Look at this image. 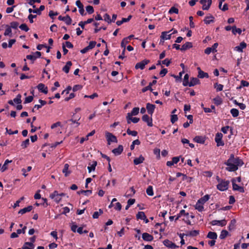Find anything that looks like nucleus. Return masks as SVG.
Wrapping results in <instances>:
<instances>
[{
  "label": "nucleus",
  "mask_w": 249,
  "mask_h": 249,
  "mask_svg": "<svg viewBox=\"0 0 249 249\" xmlns=\"http://www.w3.org/2000/svg\"><path fill=\"white\" fill-rule=\"evenodd\" d=\"M30 144V141H29V139H27L26 140H25V141H23L21 144V146L22 147V148L24 149L25 148H26Z\"/></svg>",
  "instance_id": "49530a36"
},
{
  "label": "nucleus",
  "mask_w": 249,
  "mask_h": 249,
  "mask_svg": "<svg viewBox=\"0 0 249 249\" xmlns=\"http://www.w3.org/2000/svg\"><path fill=\"white\" fill-rule=\"evenodd\" d=\"M103 18L108 23H110L111 22V19H110V17L108 14H106L104 16Z\"/></svg>",
  "instance_id": "774afa93"
},
{
  "label": "nucleus",
  "mask_w": 249,
  "mask_h": 249,
  "mask_svg": "<svg viewBox=\"0 0 249 249\" xmlns=\"http://www.w3.org/2000/svg\"><path fill=\"white\" fill-rule=\"evenodd\" d=\"M139 112V107H134L133 108V109L132 110L131 112L128 113L127 114L126 116H128L129 117L130 116H135V115H137V114H138Z\"/></svg>",
  "instance_id": "473e14b6"
},
{
  "label": "nucleus",
  "mask_w": 249,
  "mask_h": 249,
  "mask_svg": "<svg viewBox=\"0 0 249 249\" xmlns=\"http://www.w3.org/2000/svg\"><path fill=\"white\" fill-rule=\"evenodd\" d=\"M231 113L233 117H236L239 115V111L238 109L236 108H232L231 110Z\"/></svg>",
  "instance_id": "603ef678"
},
{
  "label": "nucleus",
  "mask_w": 249,
  "mask_h": 249,
  "mask_svg": "<svg viewBox=\"0 0 249 249\" xmlns=\"http://www.w3.org/2000/svg\"><path fill=\"white\" fill-rule=\"evenodd\" d=\"M50 196L56 203H58L62 198V193L59 194L57 191H55L50 195Z\"/></svg>",
  "instance_id": "20e7f679"
},
{
  "label": "nucleus",
  "mask_w": 249,
  "mask_h": 249,
  "mask_svg": "<svg viewBox=\"0 0 249 249\" xmlns=\"http://www.w3.org/2000/svg\"><path fill=\"white\" fill-rule=\"evenodd\" d=\"M223 135L221 133H217L215 137V141L217 143V146H223L224 144V142L222 141V139Z\"/></svg>",
  "instance_id": "6e6552de"
},
{
  "label": "nucleus",
  "mask_w": 249,
  "mask_h": 249,
  "mask_svg": "<svg viewBox=\"0 0 249 249\" xmlns=\"http://www.w3.org/2000/svg\"><path fill=\"white\" fill-rule=\"evenodd\" d=\"M155 107V105L147 103L146 104V109L147 110L148 113L152 116L154 111Z\"/></svg>",
  "instance_id": "dca6fc26"
},
{
  "label": "nucleus",
  "mask_w": 249,
  "mask_h": 249,
  "mask_svg": "<svg viewBox=\"0 0 249 249\" xmlns=\"http://www.w3.org/2000/svg\"><path fill=\"white\" fill-rule=\"evenodd\" d=\"M172 31H173V30H172L168 32H162L160 37H161V39L163 40V41H162L163 42H164V40L170 39L171 38L172 34H168V33H169Z\"/></svg>",
  "instance_id": "ddd939ff"
},
{
  "label": "nucleus",
  "mask_w": 249,
  "mask_h": 249,
  "mask_svg": "<svg viewBox=\"0 0 249 249\" xmlns=\"http://www.w3.org/2000/svg\"><path fill=\"white\" fill-rule=\"evenodd\" d=\"M129 42V41L127 40L125 37L124 38L122 41L121 44V47L125 50L126 45L127 43H128Z\"/></svg>",
  "instance_id": "864d4df0"
},
{
  "label": "nucleus",
  "mask_w": 249,
  "mask_h": 249,
  "mask_svg": "<svg viewBox=\"0 0 249 249\" xmlns=\"http://www.w3.org/2000/svg\"><path fill=\"white\" fill-rule=\"evenodd\" d=\"M189 76L188 74H186L184 77V80L183 82V85L184 86H188L189 84Z\"/></svg>",
  "instance_id": "8fccbe9b"
},
{
  "label": "nucleus",
  "mask_w": 249,
  "mask_h": 249,
  "mask_svg": "<svg viewBox=\"0 0 249 249\" xmlns=\"http://www.w3.org/2000/svg\"><path fill=\"white\" fill-rule=\"evenodd\" d=\"M71 65L72 63L71 61L67 62L66 65L63 67V71L68 73L69 72L70 69Z\"/></svg>",
  "instance_id": "c9c22d12"
},
{
  "label": "nucleus",
  "mask_w": 249,
  "mask_h": 249,
  "mask_svg": "<svg viewBox=\"0 0 249 249\" xmlns=\"http://www.w3.org/2000/svg\"><path fill=\"white\" fill-rule=\"evenodd\" d=\"M247 47V44L245 42L243 41L240 43L238 46L235 47L233 48L234 51L242 53L243 52V50Z\"/></svg>",
  "instance_id": "9d476101"
},
{
  "label": "nucleus",
  "mask_w": 249,
  "mask_h": 249,
  "mask_svg": "<svg viewBox=\"0 0 249 249\" xmlns=\"http://www.w3.org/2000/svg\"><path fill=\"white\" fill-rule=\"evenodd\" d=\"M228 232L226 230H222L220 234L219 238L221 239H223L227 237V236L228 235Z\"/></svg>",
  "instance_id": "c03bdc74"
},
{
  "label": "nucleus",
  "mask_w": 249,
  "mask_h": 249,
  "mask_svg": "<svg viewBox=\"0 0 249 249\" xmlns=\"http://www.w3.org/2000/svg\"><path fill=\"white\" fill-rule=\"evenodd\" d=\"M227 165L226 170L232 172L236 171L238 166H241L243 164L242 160L238 158H235L234 155L231 154L230 158L225 163Z\"/></svg>",
  "instance_id": "f257e3e1"
},
{
  "label": "nucleus",
  "mask_w": 249,
  "mask_h": 249,
  "mask_svg": "<svg viewBox=\"0 0 249 249\" xmlns=\"http://www.w3.org/2000/svg\"><path fill=\"white\" fill-rule=\"evenodd\" d=\"M227 221L225 219L221 220H214L211 222V224L213 226H219L223 227L227 224Z\"/></svg>",
  "instance_id": "1a4fd4ad"
},
{
  "label": "nucleus",
  "mask_w": 249,
  "mask_h": 249,
  "mask_svg": "<svg viewBox=\"0 0 249 249\" xmlns=\"http://www.w3.org/2000/svg\"><path fill=\"white\" fill-rule=\"evenodd\" d=\"M6 29L4 33V35L5 36H9L10 37L12 36V30L11 27L8 25H6Z\"/></svg>",
  "instance_id": "2f4dec72"
},
{
  "label": "nucleus",
  "mask_w": 249,
  "mask_h": 249,
  "mask_svg": "<svg viewBox=\"0 0 249 249\" xmlns=\"http://www.w3.org/2000/svg\"><path fill=\"white\" fill-rule=\"evenodd\" d=\"M163 244L166 247L171 249H176L178 247L175 244L173 243V242L168 240H165L163 241Z\"/></svg>",
  "instance_id": "f3484780"
},
{
  "label": "nucleus",
  "mask_w": 249,
  "mask_h": 249,
  "mask_svg": "<svg viewBox=\"0 0 249 249\" xmlns=\"http://www.w3.org/2000/svg\"><path fill=\"white\" fill-rule=\"evenodd\" d=\"M35 246L32 243L25 242L22 247V249H33Z\"/></svg>",
  "instance_id": "c85d7f7f"
},
{
  "label": "nucleus",
  "mask_w": 249,
  "mask_h": 249,
  "mask_svg": "<svg viewBox=\"0 0 249 249\" xmlns=\"http://www.w3.org/2000/svg\"><path fill=\"white\" fill-rule=\"evenodd\" d=\"M195 209L197 210L199 212H202L204 210V206L203 205L198 202V201L196 203V205H195Z\"/></svg>",
  "instance_id": "393cba45"
},
{
  "label": "nucleus",
  "mask_w": 249,
  "mask_h": 249,
  "mask_svg": "<svg viewBox=\"0 0 249 249\" xmlns=\"http://www.w3.org/2000/svg\"><path fill=\"white\" fill-rule=\"evenodd\" d=\"M235 179H233L232 180V188L233 190L238 191L240 192L243 193L244 189L243 187L240 186L235 183Z\"/></svg>",
  "instance_id": "f8f14e48"
},
{
  "label": "nucleus",
  "mask_w": 249,
  "mask_h": 249,
  "mask_svg": "<svg viewBox=\"0 0 249 249\" xmlns=\"http://www.w3.org/2000/svg\"><path fill=\"white\" fill-rule=\"evenodd\" d=\"M150 62V60L148 59H144L139 63H137L135 65V69L143 70L145 66Z\"/></svg>",
  "instance_id": "0eeeda50"
},
{
  "label": "nucleus",
  "mask_w": 249,
  "mask_h": 249,
  "mask_svg": "<svg viewBox=\"0 0 249 249\" xmlns=\"http://www.w3.org/2000/svg\"><path fill=\"white\" fill-rule=\"evenodd\" d=\"M105 134L107 144L108 145H110L111 142H117L118 141L116 137L113 135L112 133L108 132H106Z\"/></svg>",
  "instance_id": "7ed1b4c3"
},
{
  "label": "nucleus",
  "mask_w": 249,
  "mask_h": 249,
  "mask_svg": "<svg viewBox=\"0 0 249 249\" xmlns=\"http://www.w3.org/2000/svg\"><path fill=\"white\" fill-rule=\"evenodd\" d=\"M127 123V124H130L131 122L133 123H137L139 121L140 119L137 117H132V116L128 117V116H126V117Z\"/></svg>",
  "instance_id": "6ab92c4d"
},
{
  "label": "nucleus",
  "mask_w": 249,
  "mask_h": 249,
  "mask_svg": "<svg viewBox=\"0 0 249 249\" xmlns=\"http://www.w3.org/2000/svg\"><path fill=\"white\" fill-rule=\"evenodd\" d=\"M199 83V80L197 78H192L188 84V86L193 87Z\"/></svg>",
  "instance_id": "b1692460"
},
{
  "label": "nucleus",
  "mask_w": 249,
  "mask_h": 249,
  "mask_svg": "<svg viewBox=\"0 0 249 249\" xmlns=\"http://www.w3.org/2000/svg\"><path fill=\"white\" fill-rule=\"evenodd\" d=\"M146 193L149 196H153L154 195L153 187L152 186H149L146 189Z\"/></svg>",
  "instance_id": "a18cd8bd"
},
{
  "label": "nucleus",
  "mask_w": 249,
  "mask_h": 249,
  "mask_svg": "<svg viewBox=\"0 0 249 249\" xmlns=\"http://www.w3.org/2000/svg\"><path fill=\"white\" fill-rule=\"evenodd\" d=\"M142 120L146 123L148 126L150 127L153 126L152 118L151 117H150L148 115L145 114L142 117Z\"/></svg>",
  "instance_id": "9b49d317"
},
{
  "label": "nucleus",
  "mask_w": 249,
  "mask_h": 249,
  "mask_svg": "<svg viewBox=\"0 0 249 249\" xmlns=\"http://www.w3.org/2000/svg\"><path fill=\"white\" fill-rule=\"evenodd\" d=\"M217 179L219 183L217 185V189L220 191H224L228 189L230 181L225 180H221L218 177H217Z\"/></svg>",
  "instance_id": "f03ea898"
},
{
  "label": "nucleus",
  "mask_w": 249,
  "mask_h": 249,
  "mask_svg": "<svg viewBox=\"0 0 249 249\" xmlns=\"http://www.w3.org/2000/svg\"><path fill=\"white\" fill-rule=\"evenodd\" d=\"M69 165L68 164H65L64 168H63V173L65 174L66 177L69 176L71 173V171L69 170Z\"/></svg>",
  "instance_id": "e433bc0d"
},
{
  "label": "nucleus",
  "mask_w": 249,
  "mask_h": 249,
  "mask_svg": "<svg viewBox=\"0 0 249 249\" xmlns=\"http://www.w3.org/2000/svg\"><path fill=\"white\" fill-rule=\"evenodd\" d=\"M193 46L192 44L190 42H187L184 44L180 48L181 51H185L188 49L192 48Z\"/></svg>",
  "instance_id": "cd10ccee"
},
{
  "label": "nucleus",
  "mask_w": 249,
  "mask_h": 249,
  "mask_svg": "<svg viewBox=\"0 0 249 249\" xmlns=\"http://www.w3.org/2000/svg\"><path fill=\"white\" fill-rule=\"evenodd\" d=\"M218 46V44L217 43H214L212 47H208L205 50V53L207 54H209L211 53H216L217 52L216 48Z\"/></svg>",
  "instance_id": "39448f33"
},
{
  "label": "nucleus",
  "mask_w": 249,
  "mask_h": 249,
  "mask_svg": "<svg viewBox=\"0 0 249 249\" xmlns=\"http://www.w3.org/2000/svg\"><path fill=\"white\" fill-rule=\"evenodd\" d=\"M178 8H176L175 7H172L169 11V13L170 14H178Z\"/></svg>",
  "instance_id": "13d9d810"
},
{
  "label": "nucleus",
  "mask_w": 249,
  "mask_h": 249,
  "mask_svg": "<svg viewBox=\"0 0 249 249\" xmlns=\"http://www.w3.org/2000/svg\"><path fill=\"white\" fill-rule=\"evenodd\" d=\"M63 21H64L67 24L69 25L71 24V19L69 16H67L63 17Z\"/></svg>",
  "instance_id": "5fc2aeb1"
},
{
  "label": "nucleus",
  "mask_w": 249,
  "mask_h": 249,
  "mask_svg": "<svg viewBox=\"0 0 249 249\" xmlns=\"http://www.w3.org/2000/svg\"><path fill=\"white\" fill-rule=\"evenodd\" d=\"M103 213V211L102 209H100L99 211L95 212L93 215L92 217L94 219L98 218L100 215L102 214Z\"/></svg>",
  "instance_id": "a19ab883"
},
{
  "label": "nucleus",
  "mask_w": 249,
  "mask_h": 249,
  "mask_svg": "<svg viewBox=\"0 0 249 249\" xmlns=\"http://www.w3.org/2000/svg\"><path fill=\"white\" fill-rule=\"evenodd\" d=\"M145 214L143 212H139L136 215V217L137 219H145Z\"/></svg>",
  "instance_id": "58836bf2"
},
{
  "label": "nucleus",
  "mask_w": 249,
  "mask_h": 249,
  "mask_svg": "<svg viewBox=\"0 0 249 249\" xmlns=\"http://www.w3.org/2000/svg\"><path fill=\"white\" fill-rule=\"evenodd\" d=\"M198 77L200 78H203L204 77L208 78L209 75L207 73L204 72L202 71H200L198 72Z\"/></svg>",
  "instance_id": "09e8293b"
},
{
  "label": "nucleus",
  "mask_w": 249,
  "mask_h": 249,
  "mask_svg": "<svg viewBox=\"0 0 249 249\" xmlns=\"http://www.w3.org/2000/svg\"><path fill=\"white\" fill-rule=\"evenodd\" d=\"M19 24L18 22L16 21H13L10 23V27L11 28H13L14 29H17L18 27V26Z\"/></svg>",
  "instance_id": "bf43d9fd"
},
{
  "label": "nucleus",
  "mask_w": 249,
  "mask_h": 249,
  "mask_svg": "<svg viewBox=\"0 0 249 249\" xmlns=\"http://www.w3.org/2000/svg\"><path fill=\"white\" fill-rule=\"evenodd\" d=\"M37 87L40 92L45 94H47L48 93V88L47 87H45L44 84L40 83L37 85Z\"/></svg>",
  "instance_id": "a211bd4d"
},
{
  "label": "nucleus",
  "mask_w": 249,
  "mask_h": 249,
  "mask_svg": "<svg viewBox=\"0 0 249 249\" xmlns=\"http://www.w3.org/2000/svg\"><path fill=\"white\" fill-rule=\"evenodd\" d=\"M214 19V18L213 16L209 15L205 17L204 21L205 24H210L211 23L213 22Z\"/></svg>",
  "instance_id": "412c9836"
},
{
  "label": "nucleus",
  "mask_w": 249,
  "mask_h": 249,
  "mask_svg": "<svg viewBox=\"0 0 249 249\" xmlns=\"http://www.w3.org/2000/svg\"><path fill=\"white\" fill-rule=\"evenodd\" d=\"M223 85L220 84H218L216 83L214 84V87L216 89L217 91H220L223 90Z\"/></svg>",
  "instance_id": "37998d69"
},
{
  "label": "nucleus",
  "mask_w": 249,
  "mask_h": 249,
  "mask_svg": "<svg viewBox=\"0 0 249 249\" xmlns=\"http://www.w3.org/2000/svg\"><path fill=\"white\" fill-rule=\"evenodd\" d=\"M76 5L79 8V12L80 14L83 16L85 15V10L84 9V6L83 4L81 3V2L80 0H77L76 1Z\"/></svg>",
  "instance_id": "4468645a"
},
{
  "label": "nucleus",
  "mask_w": 249,
  "mask_h": 249,
  "mask_svg": "<svg viewBox=\"0 0 249 249\" xmlns=\"http://www.w3.org/2000/svg\"><path fill=\"white\" fill-rule=\"evenodd\" d=\"M45 9V6L44 5H41L38 9H34L33 13H36L37 15H40L41 12Z\"/></svg>",
  "instance_id": "ea45409f"
},
{
  "label": "nucleus",
  "mask_w": 249,
  "mask_h": 249,
  "mask_svg": "<svg viewBox=\"0 0 249 249\" xmlns=\"http://www.w3.org/2000/svg\"><path fill=\"white\" fill-rule=\"evenodd\" d=\"M210 196L208 195H205L199 199L197 201L201 203L203 205L209 199Z\"/></svg>",
  "instance_id": "7c9ffc66"
},
{
  "label": "nucleus",
  "mask_w": 249,
  "mask_h": 249,
  "mask_svg": "<svg viewBox=\"0 0 249 249\" xmlns=\"http://www.w3.org/2000/svg\"><path fill=\"white\" fill-rule=\"evenodd\" d=\"M126 132L128 135H131L133 136H136L138 134V133L136 131H132L129 128L127 129Z\"/></svg>",
  "instance_id": "4d7b16f0"
},
{
  "label": "nucleus",
  "mask_w": 249,
  "mask_h": 249,
  "mask_svg": "<svg viewBox=\"0 0 249 249\" xmlns=\"http://www.w3.org/2000/svg\"><path fill=\"white\" fill-rule=\"evenodd\" d=\"M214 103L217 105H220L222 103V99L219 96H217L213 99Z\"/></svg>",
  "instance_id": "4c0bfd02"
},
{
  "label": "nucleus",
  "mask_w": 249,
  "mask_h": 249,
  "mask_svg": "<svg viewBox=\"0 0 249 249\" xmlns=\"http://www.w3.org/2000/svg\"><path fill=\"white\" fill-rule=\"evenodd\" d=\"M132 16H129L127 18H123L121 20H118L116 22V24L118 26H120L124 22H126L130 20Z\"/></svg>",
  "instance_id": "c756f323"
},
{
  "label": "nucleus",
  "mask_w": 249,
  "mask_h": 249,
  "mask_svg": "<svg viewBox=\"0 0 249 249\" xmlns=\"http://www.w3.org/2000/svg\"><path fill=\"white\" fill-rule=\"evenodd\" d=\"M142 238L146 241H151L153 240V236L146 232H144L142 234Z\"/></svg>",
  "instance_id": "aec40b11"
},
{
  "label": "nucleus",
  "mask_w": 249,
  "mask_h": 249,
  "mask_svg": "<svg viewBox=\"0 0 249 249\" xmlns=\"http://www.w3.org/2000/svg\"><path fill=\"white\" fill-rule=\"evenodd\" d=\"M34 97L33 96H29L25 98L24 101V104L30 103L33 100Z\"/></svg>",
  "instance_id": "052dcab7"
},
{
  "label": "nucleus",
  "mask_w": 249,
  "mask_h": 249,
  "mask_svg": "<svg viewBox=\"0 0 249 249\" xmlns=\"http://www.w3.org/2000/svg\"><path fill=\"white\" fill-rule=\"evenodd\" d=\"M86 10L87 12L89 14H92L94 12V9L92 6L88 5L86 7Z\"/></svg>",
  "instance_id": "680f3d73"
},
{
  "label": "nucleus",
  "mask_w": 249,
  "mask_h": 249,
  "mask_svg": "<svg viewBox=\"0 0 249 249\" xmlns=\"http://www.w3.org/2000/svg\"><path fill=\"white\" fill-rule=\"evenodd\" d=\"M63 46H64V47H67L69 49L73 48L72 44L69 41H66L65 44L63 43Z\"/></svg>",
  "instance_id": "338daca9"
},
{
  "label": "nucleus",
  "mask_w": 249,
  "mask_h": 249,
  "mask_svg": "<svg viewBox=\"0 0 249 249\" xmlns=\"http://www.w3.org/2000/svg\"><path fill=\"white\" fill-rule=\"evenodd\" d=\"M199 234V231L197 230H193L189 231L187 234V236H195Z\"/></svg>",
  "instance_id": "79ce46f5"
},
{
  "label": "nucleus",
  "mask_w": 249,
  "mask_h": 249,
  "mask_svg": "<svg viewBox=\"0 0 249 249\" xmlns=\"http://www.w3.org/2000/svg\"><path fill=\"white\" fill-rule=\"evenodd\" d=\"M21 98V95L20 94H18V95H17L16 97L14 99L13 101L18 104H20L22 102Z\"/></svg>",
  "instance_id": "de8ad7c7"
},
{
  "label": "nucleus",
  "mask_w": 249,
  "mask_h": 249,
  "mask_svg": "<svg viewBox=\"0 0 249 249\" xmlns=\"http://www.w3.org/2000/svg\"><path fill=\"white\" fill-rule=\"evenodd\" d=\"M12 160H9L8 159L4 161L3 165H2V166L1 168V171L2 172H3L6 170H7L8 168V167H7L8 164L12 162Z\"/></svg>",
  "instance_id": "f704fd0d"
},
{
  "label": "nucleus",
  "mask_w": 249,
  "mask_h": 249,
  "mask_svg": "<svg viewBox=\"0 0 249 249\" xmlns=\"http://www.w3.org/2000/svg\"><path fill=\"white\" fill-rule=\"evenodd\" d=\"M205 138L202 136H197L194 138V141L197 143L203 144L205 142Z\"/></svg>",
  "instance_id": "bb28decb"
},
{
  "label": "nucleus",
  "mask_w": 249,
  "mask_h": 249,
  "mask_svg": "<svg viewBox=\"0 0 249 249\" xmlns=\"http://www.w3.org/2000/svg\"><path fill=\"white\" fill-rule=\"evenodd\" d=\"M232 33L234 35H236L237 33L240 35L242 33V30L240 28H237L236 26H233Z\"/></svg>",
  "instance_id": "3c124183"
},
{
  "label": "nucleus",
  "mask_w": 249,
  "mask_h": 249,
  "mask_svg": "<svg viewBox=\"0 0 249 249\" xmlns=\"http://www.w3.org/2000/svg\"><path fill=\"white\" fill-rule=\"evenodd\" d=\"M97 164V161L95 160L93 161L91 163L89 164V166L88 167V169L89 173L91 172L92 171L95 170Z\"/></svg>",
  "instance_id": "4be33fe9"
},
{
  "label": "nucleus",
  "mask_w": 249,
  "mask_h": 249,
  "mask_svg": "<svg viewBox=\"0 0 249 249\" xmlns=\"http://www.w3.org/2000/svg\"><path fill=\"white\" fill-rule=\"evenodd\" d=\"M178 119V116L177 115L172 114L171 116V122L172 124H174L176 121H177Z\"/></svg>",
  "instance_id": "69168bd1"
},
{
  "label": "nucleus",
  "mask_w": 249,
  "mask_h": 249,
  "mask_svg": "<svg viewBox=\"0 0 249 249\" xmlns=\"http://www.w3.org/2000/svg\"><path fill=\"white\" fill-rule=\"evenodd\" d=\"M33 207L32 206H31V205L28 206L27 207L24 208L20 210L18 212V213L23 214L24 213H25L27 212H30L33 209Z\"/></svg>",
  "instance_id": "5701e85b"
},
{
  "label": "nucleus",
  "mask_w": 249,
  "mask_h": 249,
  "mask_svg": "<svg viewBox=\"0 0 249 249\" xmlns=\"http://www.w3.org/2000/svg\"><path fill=\"white\" fill-rule=\"evenodd\" d=\"M123 146L122 145H119L118 147L112 150V152L115 156L120 155L123 151Z\"/></svg>",
  "instance_id": "2eb2a0df"
},
{
  "label": "nucleus",
  "mask_w": 249,
  "mask_h": 249,
  "mask_svg": "<svg viewBox=\"0 0 249 249\" xmlns=\"http://www.w3.org/2000/svg\"><path fill=\"white\" fill-rule=\"evenodd\" d=\"M144 160V157L142 155H141L139 157L136 158L134 160V163L135 165H138L142 163Z\"/></svg>",
  "instance_id": "a878e982"
},
{
  "label": "nucleus",
  "mask_w": 249,
  "mask_h": 249,
  "mask_svg": "<svg viewBox=\"0 0 249 249\" xmlns=\"http://www.w3.org/2000/svg\"><path fill=\"white\" fill-rule=\"evenodd\" d=\"M200 2L202 5V9L207 10L209 9L212 1V0H201Z\"/></svg>",
  "instance_id": "423d86ee"
},
{
  "label": "nucleus",
  "mask_w": 249,
  "mask_h": 249,
  "mask_svg": "<svg viewBox=\"0 0 249 249\" xmlns=\"http://www.w3.org/2000/svg\"><path fill=\"white\" fill-rule=\"evenodd\" d=\"M207 237L212 240H216L217 237V235L215 232L210 231L208 232Z\"/></svg>",
  "instance_id": "72a5a7b5"
},
{
  "label": "nucleus",
  "mask_w": 249,
  "mask_h": 249,
  "mask_svg": "<svg viewBox=\"0 0 249 249\" xmlns=\"http://www.w3.org/2000/svg\"><path fill=\"white\" fill-rule=\"evenodd\" d=\"M19 28L23 31H24L25 32H27L29 30V28L27 26V25L25 23L21 24L19 26Z\"/></svg>",
  "instance_id": "6e6d98bb"
},
{
  "label": "nucleus",
  "mask_w": 249,
  "mask_h": 249,
  "mask_svg": "<svg viewBox=\"0 0 249 249\" xmlns=\"http://www.w3.org/2000/svg\"><path fill=\"white\" fill-rule=\"evenodd\" d=\"M193 179L192 177H187L186 175H183L182 177V180H186L188 182H191Z\"/></svg>",
  "instance_id": "e2e57ef3"
},
{
  "label": "nucleus",
  "mask_w": 249,
  "mask_h": 249,
  "mask_svg": "<svg viewBox=\"0 0 249 249\" xmlns=\"http://www.w3.org/2000/svg\"><path fill=\"white\" fill-rule=\"evenodd\" d=\"M152 85V84L151 83H150L149 85L144 87V88H143L142 89V92H145V91H146L147 90H152V88H151V86Z\"/></svg>",
  "instance_id": "0e129e2a"
}]
</instances>
